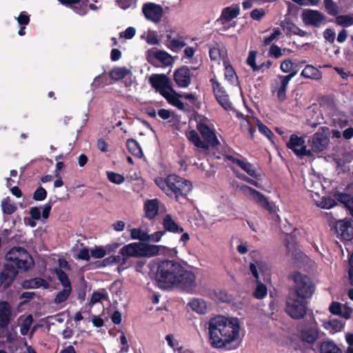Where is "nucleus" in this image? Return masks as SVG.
<instances>
[{
    "label": "nucleus",
    "instance_id": "nucleus-1",
    "mask_svg": "<svg viewBox=\"0 0 353 353\" xmlns=\"http://www.w3.org/2000/svg\"><path fill=\"white\" fill-rule=\"evenodd\" d=\"M156 279L163 287L175 285L188 292H192L196 286L194 272L174 260H163L159 263Z\"/></svg>",
    "mask_w": 353,
    "mask_h": 353
},
{
    "label": "nucleus",
    "instance_id": "nucleus-2",
    "mask_svg": "<svg viewBox=\"0 0 353 353\" xmlns=\"http://www.w3.org/2000/svg\"><path fill=\"white\" fill-rule=\"evenodd\" d=\"M238 319L216 316L208 322L209 342L212 347L223 349L239 336Z\"/></svg>",
    "mask_w": 353,
    "mask_h": 353
},
{
    "label": "nucleus",
    "instance_id": "nucleus-3",
    "mask_svg": "<svg viewBox=\"0 0 353 353\" xmlns=\"http://www.w3.org/2000/svg\"><path fill=\"white\" fill-rule=\"evenodd\" d=\"M196 130L189 132L187 137L188 140L198 149L208 151L210 148H215L220 145L216 134V130L211 121L203 115L196 118Z\"/></svg>",
    "mask_w": 353,
    "mask_h": 353
},
{
    "label": "nucleus",
    "instance_id": "nucleus-4",
    "mask_svg": "<svg viewBox=\"0 0 353 353\" xmlns=\"http://www.w3.org/2000/svg\"><path fill=\"white\" fill-rule=\"evenodd\" d=\"M154 182L169 197L174 198L176 201H179L180 197L186 199L192 189L190 181L176 174H169L165 178H157Z\"/></svg>",
    "mask_w": 353,
    "mask_h": 353
},
{
    "label": "nucleus",
    "instance_id": "nucleus-5",
    "mask_svg": "<svg viewBox=\"0 0 353 353\" xmlns=\"http://www.w3.org/2000/svg\"><path fill=\"white\" fill-rule=\"evenodd\" d=\"M165 248L143 242H134L124 245L119 250L121 256L130 257H151L159 254Z\"/></svg>",
    "mask_w": 353,
    "mask_h": 353
},
{
    "label": "nucleus",
    "instance_id": "nucleus-6",
    "mask_svg": "<svg viewBox=\"0 0 353 353\" xmlns=\"http://www.w3.org/2000/svg\"><path fill=\"white\" fill-rule=\"evenodd\" d=\"M7 263L12 265L14 267L21 270H28L30 269L34 261L27 250L21 247H14L10 249L6 255Z\"/></svg>",
    "mask_w": 353,
    "mask_h": 353
},
{
    "label": "nucleus",
    "instance_id": "nucleus-7",
    "mask_svg": "<svg viewBox=\"0 0 353 353\" xmlns=\"http://www.w3.org/2000/svg\"><path fill=\"white\" fill-rule=\"evenodd\" d=\"M292 279L294 283V289L299 298L305 300L312 296L314 291V286L307 276L296 272L292 276Z\"/></svg>",
    "mask_w": 353,
    "mask_h": 353
},
{
    "label": "nucleus",
    "instance_id": "nucleus-8",
    "mask_svg": "<svg viewBox=\"0 0 353 353\" xmlns=\"http://www.w3.org/2000/svg\"><path fill=\"white\" fill-rule=\"evenodd\" d=\"M303 23L307 26L319 28L325 21V15L319 10L304 9L301 15Z\"/></svg>",
    "mask_w": 353,
    "mask_h": 353
},
{
    "label": "nucleus",
    "instance_id": "nucleus-9",
    "mask_svg": "<svg viewBox=\"0 0 353 353\" xmlns=\"http://www.w3.org/2000/svg\"><path fill=\"white\" fill-rule=\"evenodd\" d=\"M142 12L147 20L157 23L161 20L163 9L161 5L148 2L143 5Z\"/></svg>",
    "mask_w": 353,
    "mask_h": 353
},
{
    "label": "nucleus",
    "instance_id": "nucleus-10",
    "mask_svg": "<svg viewBox=\"0 0 353 353\" xmlns=\"http://www.w3.org/2000/svg\"><path fill=\"white\" fill-rule=\"evenodd\" d=\"M150 83L161 95L163 96L170 90H172L169 78L164 74H154L149 79Z\"/></svg>",
    "mask_w": 353,
    "mask_h": 353
},
{
    "label": "nucleus",
    "instance_id": "nucleus-11",
    "mask_svg": "<svg viewBox=\"0 0 353 353\" xmlns=\"http://www.w3.org/2000/svg\"><path fill=\"white\" fill-rule=\"evenodd\" d=\"M335 231L341 240L351 241L353 239V220L345 219L336 222Z\"/></svg>",
    "mask_w": 353,
    "mask_h": 353
},
{
    "label": "nucleus",
    "instance_id": "nucleus-12",
    "mask_svg": "<svg viewBox=\"0 0 353 353\" xmlns=\"http://www.w3.org/2000/svg\"><path fill=\"white\" fill-rule=\"evenodd\" d=\"M271 92L276 94L279 101H284L286 99L287 75H278L271 83Z\"/></svg>",
    "mask_w": 353,
    "mask_h": 353
},
{
    "label": "nucleus",
    "instance_id": "nucleus-13",
    "mask_svg": "<svg viewBox=\"0 0 353 353\" xmlns=\"http://www.w3.org/2000/svg\"><path fill=\"white\" fill-rule=\"evenodd\" d=\"M288 148L293 150V152L300 157L303 156H312V152L310 150L306 149L303 138L295 134L291 135L290 141H288Z\"/></svg>",
    "mask_w": 353,
    "mask_h": 353
},
{
    "label": "nucleus",
    "instance_id": "nucleus-14",
    "mask_svg": "<svg viewBox=\"0 0 353 353\" xmlns=\"http://www.w3.org/2000/svg\"><path fill=\"white\" fill-rule=\"evenodd\" d=\"M245 190H247L252 200L262 208L268 210L270 214L275 212L274 205L269 202L264 194L249 186H245Z\"/></svg>",
    "mask_w": 353,
    "mask_h": 353
},
{
    "label": "nucleus",
    "instance_id": "nucleus-15",
    "mask_svg": "<svg viewBox=\"0 0 353 353\" xmlns=\"http://www.w3.org/2000/svg\"><path fill=\"white\" fill-rule=\"evenodd\" d=\"M330 143L329 137L324 132H317L314 133L311 138L312 151L319 153L325 150Z\"/></svg>",
    "mask_w": 353,
    "mask_h": 353
},
{
    "label": "nucleus",
    "instance_id": "nucleus-16",
    "mask_svg": "<svg viewBox=\"0 0 353 353\" xmlns=\"http://www.w3.org/2000/svg\"><path fill=\"white\" fill-rule=\"evenodd\" d=\"M174 80L179 88H187L191 83L190 70L187 65H182L174 72Z\"/></svg>",
    "mask_w": 353,
    "mask_h": 353
},
{
    "label": "nucleus",
    "instance_id": "nucleus-17",
    "mask_svg": "<svg viewBox=\"0 0 353 353\" xmlns=\"http://www.w3.org/2000/svg\"><path fill=\"white\" fill-rule=\"evenodd\" d=\"M299 337L303 343L313 345L319 337V331L316 325L299 330Z\"/></svg>",
    "mask_w": 353,
    "mask_h": 353
},
{
    "label": "nucleus",
    "instance_id": "nucleus-18",
    "mask_svg": "<svg viewBox=\"0 0 353 353\" xmlns=\"http://www.w3.org/2000/svg\"><path fill=\"white\" fill-rule=\"evenodd\" d=\"M13 319L12 307L6 301H0V328L6 329Z\"/></svg>",
    "mask_w": 353,
    "mask_h": 353
},
{
    "label": "nucleus",
    "instance_id": "nucleus-19",
    "mask_svg": "<svg viewBox=\"0 0 353 353\" xmlns=\"http://www.w3.org/2000/svg\"><path fill=\"white\" fill-rule=\"evenodd\" d=\"M19 268L12 265L6 263L0 274V281L3 285L4 289L8 288L12 284L14 279L18 274Z\"/></svg>",
    "mask_w": 353,
    "mask_h": 353
},
{
    "label": "nucleus",
    "instance_id": "nucleus-20",
    "mask_svg": "<svg viewBox=\"0 0 353 353\" xmlns=\"http://www.w3.org/2000/svg\"><path fill=\"white\" fill-rule=\"evenodd\" d=\"M306 302L305 300H294L292 304L288 303V315L294 319H301L306 314Z\"/></svg>",
    "mask_w": 353,
    "mask_h": 353
},
{
    "label": "nucleus",
    "instance_id": "nucleus-21",
    "mask_svg": "<svg viewBox=\"0 0 353 353\" xmlns=\"http://www.w3.org/2000/svg\"><path fill=\"white\" fill-rule=\"evenodd\" d=\"M239 14L240 8L239 5L234 4L231 6L225 7L222 10L221 16L217 19L216 22L224 25L237 17Z\"/></svg>",
    "mask_w": 353,
    "mask_h": 353
},
{
    "label": "nucleus",
    "instance_id": "nucleus-22",
    "mask_svg": "<svg viewBox=\"0 0 353 353\" xmlns=\"http://www.w3.org/2000/svg\"><path fill=\"white\" fill-rule=\"evenodd\" d=\"M159 201L157 199L147 200L143 206L145 216L149 220L154 219L158 214Z\"/></svg>",
    "mask_w": 353,
    "mask_h": 353
},
{
    "label": "nucleus",
    "instance_id": "nucleus-23",
    "mask_svg": "<svg viewBox=\"0 0 353 353\" xmlns=\"http://www.w3.org/2000/svg\"><path fill=\"white\" fill-rule=\"evenodd\" d=\"M163 226L164 230L172 233H183V228L179 226L172 218L170 214H166L163 219Z\"/></svg>",
    "mask_w": 353,
    "mask_h": 353
},
{
    "label": "nucleus",
    "instance_id": "nucleus-24",
    "mask_svg": "<svg viewBox=\"0 0 353 353\" xmlns=\"http://www.w3.org/2000/svg\"><path fill=\"white\" fill-rule=\"evenodd\" d=\"M164 94L163 97L170 104L177 108L179 110H184V103L179 99L181 98V94L177 93L173 88L172 90H170Z\"/></svg>",
    "mask_w": 353,
    "mask_h": 353
},
{
    "label": "nucleus",
    "instance_id": "nucleus-25",
    "mask_svg": "<svg viewBox=\"0 0 353 353\" xmlns=\"http://www.w3.org/2000/svg\"><path fill=\"white\" fill-rule=\"evenodd\" d=\"M301 75L307 79L319 80L322 77L321 72L311 65H307L301 72Z\"/></svg>",
    "mask_w": 353,
    "mask_h": 353
},
{
    "label": "nucleus",
    "instance_id": "nucleus-26",
    "mask_svg": "<svg viewBox=\"0 0 353 353\" xmlns=\"http://www.w3.org/2000/svg\"><path fill=\"white\" fill-rule=\"evenodd\" d=\"M126 146L130 153L134 157L141 158L143 154L142 149L138 141L134 139H129L127 140Z\"/></svg>",
    "mask_w": 353,
    "mask_h": 353
},
{
    "label": "nucleus",
    "instance_id": "nucleus-27",
    "mask_svg": "<svg viewBox=\"0 0 353 353\" xmlns=\"http://www.w3.org/2000/svg\"><path fill=\"white\" fill-rule=\"evenodd\" d=\"M334 197L336 201L343 204L347 209L350 207H353V196L351 194L336 192L334 194Z\"/></svg>",
    "mask_w": 353,
    "mask_h": 353
},
{
    "label": "nucleus",
    "instance_id": "nucleus-28",
    "mask_svg": "<svg viewBox=\"0 0 353 353\" xmlns=\"http://www.w3.org/2000/svg\"><path fill=\"white\" fill-rule=\"evenodd\" d=\"M192 310L199 314L206 312V303L203 299L194 298L188 303Z\"/></svg>",
    "mask_w": 353,
    "mask_h": 353
},
{
    "label": "nucleus",
    "instance_id": "nucleus-29",
    "mask_svg": "<svg viewBox=\"0 0 353 353\" xmlns=\"http://www.w3.org/2000/svg\"><path fill=\"white\" fill-rule=\"evenodd\" d=\"M78 2L71 5L70 8L79 15H85L88 11V0H77Z\"/></svg>",
    "mask_w": 353,
    "mask_h": 353
},
{
    "label": "nucleus",
    "instance_id": "nucleus-30",
    "mask_svg": "<svg viewBox=\"0 0 353 353\" xmlns=\"http://www.w3.org/2000/svg\"><path fill=\"white\" fill-rule=\"evenodd\" d=\"M42 285H45V287L46 288L48 283L44 279L41 278H35L29 280H25L22 283L23 288L26 289L39 288Z\"/></svg>",
    "mask_w": 353,
    "mask_h": 353
},
{
    "label": "nucleus",
    "instance_id": "nucleus-31",
    "mask_svg": "<svg viewBox=\"0 0 353 353\" xmlns=\"http://www.w3.org/2000/svg\"><path fill=\"white\" fill-rule=\"evenodd\" d=\"M321 353H342L341 350L333 341H323L320 347Z\"/></svg>",
    "mask_w": 353,
    "mask_h": 353
},
{
    "label": "nucleus",
    "instance_id": "nucleus-32",
    "mask_svg": "<svg viewBox=\"0 0 353 353\" xmlns=\"http://www.w3.org/2000/svg\"><path fill=\"white\" fill-rule=\"evenodd\" d=\"M130 72L126 68H114L109 73L110 77L115 81L123 79Z\"/></svg>",
    "mask_w": 353,
    "mask_h": 353
},
{
    "label": "nucleus",
    "instance_id": "nucleus-33",
    "mask_svg": "<svg viewBox=\"0 0 353 353\" xmlns=\"http://www.w3.org/2000/svg\"><path fill=\"white\" fill-rule=\"evenodd\" d=\"M256 52L251 50L249 52L248 57L246 60V63L250 65L253 71H259L264 68L265 63H263L260 65L256 64Z\"/></svg>",
    "mask_w": 353,
    "mask_h": 353
},
{
    "label": "nucleus",
    "instance_id": "nucleus-34",
    "mask_svg": "<svg viewBox=\"0 0 353 353\" xmlns=\"http://www.w3.org/2000/svg\"><path fill=\"white\" fill-rule=\"evenodd\" d=\"M268 289L260 280L256 281V287L253 292V296L256 299H262L267 296Z\"/></svg>",
    "mask_w": 353,
    "mask_h": 353
},
{
    "label": "nucleus",
    "instance_id": "nucleus-35",
    "mask_svg": "<svg viewBox=\"0 0 353 353\" xmlns=\"http://www.w3.org/2000/svg\"><path fill=\"white\" fill-rule=\"evenodd\" d=\"M119 259L120 255H112L103 259L102 261H98L95 262V267L101 268L114 264H118Z\"/></svg>",
    "mask_w": 353,
    "mask_h": 353
},
{
    "label": "nucleus",
    "instance_id": "nucleus-36",
    "mask_svg": "<svg viewBox=\"0 0 353 353\" xmlns=\"http://www.w3.org/2000/svg\"><path fill=\"white\" fill-rule=\"evenodd\" d=\"M154 57L165 65H170L172 63L171 55L165 51L157 50L154 53Z\"/></svg>",
    "mask_w": 353,
    "mask_h": 353
},
{
    "label": "nucleus",
    "instance_id": "nucleus-37",
    "mask_svg": "<svg viewBox=\"0 0 353 353\" xmlns=\"http://www.w3.org/2000/svg\"><path fill=\"white\" fill-rule=\"evenodd\" d=\"M55 274L63 288H72L71 282L68 276L63 270L61 268H57L55 270Z\"/></svg>",
    "mask_w": 353,
    "mask_h": 353
},
{
    "label": "nucleus",
    "instance_id": "nucleus-38",
    "mask_svg": "<svg viewBox=\"0 0 353 353\" xmlns=\"http://www.w3.org/2000/svg\"><path fill=\"white\" fill-rule=\"evenodd\" d=\"M130 236L132 239L139 240L141 241L147 242L149 239V234L143 231L141 228H133L130 230Z\"/></svg>",
    "mask_w": 353,
    "mask_h": 353
},
{
    "label": "nucleus",
    "instance_id": "nucleus-39",
    "mask_svg": "<svg viewBox=\"0 0 353 353\" xmlns=\"http://www.w3.org/2000/svg\"><path fill=\"white\" fill-rule=\"evenodd\" d=\"M72 288H63L62 290L57 294L54 299V303L56 304H60L65 302L70 296Z\"/></svg>",
    "mask_w": 353,
    "mask_h": 353
},
{
    "label": "nucleus",
    "instance_id": "nucleus-40",
    "mask_svg": "<svg viewBox=\"0 0 353 353\" xmlns=\"http://www.w3.org/2000/svg\"><path fill=\"white\" fill-rule=\"evenodd\" d=\"M300 236V230L297 228H294L293 232L290 234L288 233V250L290 249V244H291L292 247L296 249V247L299 243V239Z\"/></svg>",
    "mask_w": 353,
    "mask_h": 353
},
{
    "label": "nucleus",
    "instance_id": "nucleus-41",
    "mask_svg": "<svg viewBox=\"0 0 353 353\" xmlns=\"http://www.w3.org/2000/svg\"><path fill=\"white\" fill-rule=\"evenodd\" d=\"M326 12L332 16H336L339 13V7L333 0H324Z\"/></svg>",
    "mask_w": 353,
    "mask_h": 353
},
{
    "label": "nucleus",
    "instance_id": "nucleus-42",
    "mask_svg": "<svg viewBox=\"0 0 353 353\" xmlns=\"http://www.w3.org/2000/svg\"><path fill=\"white\" fill-rule=\"evenodd\" d=\"M216 99L224 110L229 111L232 109V104L230 101L229 96L226 93L223 95H219V97Z\"/></svg>",
    "mask_w": 353,
    "mask_h": 353
},
{
    "label": "nucleus",
    "instance_id": "nucleus-43",
    "mask_svg": "<svg viewBox=\"0 0 353 353\" xmlns=\"http://www.w3.org/2000/svg\"><path fill=\"white\" fill-rule=\"evenodd\" d=\"M336 23L343 27H349L353 25V17L350 15H339L336 18Z\"/></svg>",
    "mask_w": 353,
    "mask_h": 353
},
{
    "label": "nucleus",
    "instance_id": "nucleus-44",
    "mask_svg": "<svg viewBox=\"0 0 353 353\" xmlns=\"http://www.w3.org/2000/svg\"><path fill=\"white\" fill-rule=\"evenodd\" d=\"M107 177L111 183L117 185H120L125 181L123 175L114 172H107Z\"/></svg>",
    "mask_w": 353,
    "mask_h": 353
},
{
    "label": "nucleus",
    "instance_id": "nucleus-45",
    "mask_svg": "<svg viewBox=\"0 0 353 353\" xmlns=\"http://www.w3.org/2000/svg\"><path fill=\"white\" fill-rule=\"evenodd\" d=\"M210 82L212 83L213 93L216 99L219 97V95H223L226 93L221 83H219L215 78H212L210 79Z\"/></svg>",
    "mask_w": 353,
    "mask_h": 353
},
{
    "label": "nucleus",
    "instance_id": "nucleus-46",
    "mask_svg": "<svg viewBox=\"0 0 353 353\" xmlns=\"http://www.w3.org/2000/svg\"><path fill=\"white\" fill-rule=\"evenodd\" d=\"M1 206L3 212L8 215L13 214L17 210V206L11 203L8 199L2 201Z\"/></svg>",
    "mask_w": 353,
    "mask_h": 353
},
{
    "label": "nucleus",
    "instance_id": "nucleus-47",
    "mask_svg": "<svg viewBox=\"0 0 353 353\" xmlns=\"http://www.w3.org/2000/svg\"><path fill=\"white\" fill-rule=\"evenodd\" d=\"M168 39H170L168 46L172 51L180 50L186 45L183 41L177 39H171L170 36H168Z\"/></svg>",
    "mask_w": 353,
    "mask_h": 353
},
{
    "label": "nucleus",
    "instance_id": "nucleus-48",
    "mask_svg": "<svg viewBox=\"0 0 353 353\" xmlns=\"http://www.w3.org/2000/svg\"><path fill=\"white\" fill-rule=\"evenodd\" d=\"M33 322V317L31 314L28 315L23 321L21 326L20 332L22 335H26Z\"/></svg>",
    "mask_w": 353,
    "mask_h": 353
},
{
    "label": "nucleus",
    "instance_id": "nucleus-49",
    "mask_svg": "<svg viewBox=\"0 0 353 353\" xmlns=\"http://www.w3.org/2000/svg\"><path fill=\"white\" fill-rule=\"evenodd\" d=\"M239 165L238 166L240 167L243 171L247 172L250 176H251L252 177L256 176V171H255L252 164H251L249 162H244L242 160L241 162H239Z\"/></svg>",
    "mask_w": 353,
    "mask_h": 353
},
{
    "label": "nucleus",
    "instance_id": "nucleus-50",
    "mask_svg": "<svg viewBox=\"0 0 353 353\" xmlns=\"http://www.w3.org/2000/svg\"><path fill=\"white\" fill-rule=\"evenodd\" d=\"M257 126L260 133L272 141V138L274 137L273 132L265 124L260 121H258Z\"/></svg>",
    "mask_w": 353,
    "mask_h": 353
},
{
    "label": "nucleus",
    "instance_id": "nucleus-51",
    "mask_svg": "<svg viewBox=\"0 0 353 353\" xmlns=\"http://www.w3.org/2000/svg\"><path fill=\"white\" fill-rule=\"evenodd\" d=\"M47 196V191L45 188L40 186L36 189L33 194V199L38 201H41L46 199Z\"/></svg>",
    "mask_w": 353,
    "mask_h": 353
},
{
    "label": "nucleus",
    "instance_id": "nucleus-52",
    "mask_svg": "<svg viewBox=\"0 0 353 353\" xmlns=\"http://www.w3.org/2000/svg\"><path fill=\"white\" fill-rule=\"evenodd\" d=\"M110 75L101 74L94 78V83L97 86H104L109 84Z\"/></svg>",
    "mask_w": 353,
    "mask_h": 353
},
{
    "label": "nucleus",
    "instance_id": "nucleus-53",
    "mask_svg": "<svg viewBox=\"0 0 353 353\" xmlns=\"http://www.w3.org/2000/svg\"><path fill=\"white\" fill-rule=\"evenodd\" d=\"M335 199L330 197H323L321 201L320 206L324 209H330L336 205Z\"/></svg>",
    "mask_w": 353,
    "mask_h": 353
},
{
    "label": "nucleus",
    "instance_id": "nucleus-54",
    "mask_svg": "<svg viewBox=\"0 0 353 353\" xmlns=\"http://www.w3.org/2000/svg\"><path fill=\"white\" fill-rule=\"evenodd\" d=\"M107 254V251L105 248L103 247H96L94 250H92L90 252V255L92 257L95 259H101Z\"/></svg>",
    "mask_w": 353,
    "mask_h": 353
},
{
    "label": "nucleus",
    "instance_id": "nucleus-55",
    "mask_svg": "<svg viewBox=\"0 0 353 353\" xmlns=\"http://www.w3.org/2000/svg\"><path fill=\"white\" fill-rule=\"evenodd\" d=\"M288 63L290 64L292 71L288 74V81L292 78L297 72L299 68H301L305 61L299 62L295 63L288 59Z\"/></svg>",
    "mask_w": 353,
    "mask_h": 353
},
{
    "label": "nucleus",
    "instance_id": "nucleus-56",
    "mask_svg": "<svg viewBox=\"0 0 353 353\" xmlns=\"http://www.w3.org/2000/svg\"><path fill=\"white\" fill-rule=\"evenodd\" d=\"M281 34V32L279 28H274L273 30V32L269 37L264 38V40H263L264 46L270 45Z\"/></svg>",
    "mask_w": 353,
    "mask_h": 353
},
{
    "label": "nucleus",
    "instance_id": "nucleus-57",
    "mask_svg": "<svg viewBox=\"0 0 353 353\" xmlns=\"http://www.w3.org/2000/svg\"><path fill=\"white\" fill-rule=\"evenodd\" d=\"M17 19L20 26H25L28 25L30 21L29 14L25 11L21 12Z\"/></svg>",
    "mask_w": 353,
    "mask_h": 353
},
{
    "label": "nucleus",
    "instance_id": "nucleus-58",
    "mask_svg": "<svg viewBox=\"0 0 353 353\" xmlns=\"http://www.w3.org/2000/svg\"><path fill=\"white\" fill-rule=\"evenodd\" d=\"M330 312L334 315L341 314V304L339 302H332L329 307Z\"/></svg>",
    "mask_w": 353,
    "mask_h": 353
},
{
    "label": "nucleus",
    "instance_id": "nucleus-59",
    "mask_svg": "<svg viewBox=\"0 0 353 353\" xmlns=\"http://www.w3.org/2000/svg\"><path fill=\"white\" fill-rule=\"evenodd\" d=\"M165 234V232L163 230L157 231L152 234H149V239L147 240L148 241H154L159 242L161 237Z\"/></svg>",
    "mask_w": 353,
    "mask_h": 353
},
{
    "label": "nucleus",
    "instance_id": "nucleus-60",
    "mask_svg": "<svg viewBox=\"0 0 353 353\" xmlns=\"http://www.w3.org/2000/svg\"><path fill=\"white\" fill-rule=\"evenodd\" d=\"M261 265L262 263H258L257 265H256L253 263H250V270L253 275V276L256 279V281L259 280V273H258V268L261 271Z\"/></svg>",
    "mask_w": 353,
    "mask_h": 353
},
{
    "label": "nucleus",
    "instance_id": "nucleus-61",
    "mask_svg": "<svg viewBox=\"0 0 353 353\" xmlns=\"http://www.w3.org/2000/svg\"><path fill=\"white\" fill-rule=\"evenodd\" d=\"M165 340L167 341L168 344L169 345V346L170 347H172L174 352L176 351V347H179L180 346L179 345V342L178 341H176V340L174 339L172 334H168L165 336Z\"/></svg>",
    "mask_w": 353,
    "mask_h": 353
},
{
    "label": "nucleus",
    "instance_id": "nucleus-62",
    "mask_svg": "<svg viewBox=\"0 0 353 353\" xmlns=\"http://www.w3.org/2000/svg\"><path fill=\"white\" fill-rule=\"evenodd\" d=\"M324 38L330 43H333L335 40V32L330 28H327L323 32Z\"/></svg>",
    "mask_w": 353,
    "mask_h": 353
},
{
    "label": "nucleus",
    "instance_id": "nucleus-63",
    "mask_svg": "<svg viewBox=\"0 0 353 353\" xmlns=\"http://www.w3.org/2000/svg\"><path fill=\"white\" fill-rule=\"evenodd\" d=\"M90 256L89 250L87 248L81 249L78 253V258L84 261H89Z\"/></svg>",
    "mask_w": 353,
    "mask_h": 353
},
{
    "label": "nucleus",
    "instance_id": "nucleus-64",
    "mask_svg": "<svg viewBox=\"0 0 353 353\" xmlns=\"http://www.w3.org/2000/svg\"><path fill=\"white\" fill-rule=\"evenodd\" d=\"M349 270H348V276H349V283L351 285L353 286V253L351 254L349 259Z\"/></svg>",
    "mask_w": 353,
    "mask_h": 353
}]
</instances>
